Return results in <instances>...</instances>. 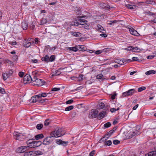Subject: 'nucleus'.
<instances>
[{
    "label": "nucleus",
    "mask_w": 156,
    "mask_h": 156,
    "mask_svg": "<svg viewBox=\"0 0 156 156\" xmlns=\"http://www.w3.org/2000/svg\"><path fill=\"white\" fill-rule=\"evenodd\" d=\"M13 136L15 139L20 141H23L25 138V137L24 135L17 132L13 133Z\"/></svg>",
    "instance_id": "1"
},
{
    "label": "nucleus",
    "mask_w": 156,
    "mask_h": 156,
    "mask_svg": "<svg viewBox=\"0 0 156 156\" xmlns=\"http://www.w3.org/2000/svg\"><path fill=\"white\" fill-rule=\"evenodd\" d=\"M29 143V147L31 148H34L40 146L42 144V142L40 141H34L32 143Z\"/></svg>",
    "instance_id": "2"
},
{
    "label": "nucleus",
    "mask_w": 156,
    "mask_h": 156,
    "mask_svg": "<svg viewBox=\"0 0 156 156\" xmlns=\"http://www.w3.org/2000/svg\"><path fill=\"white\" fill-rule=\"evenodd\" d=\"M98 111L94 109H92L91 112L89 113L88 116L90 119L95 118L98 117Z\"/></svg>",
    "instance_id": "3"
},
{
    "label": "nucleus",
    "mask_w": 156,
    "mask_h": 156,
    "mask_svg": "<svg viewBox=\"0 0 156 156\" xmlns=\"http://www.w3.org/2000/svg\"><path fill=\"white\" fill-rule=\"evenodd\" d=\"M54 139H51L50 137H46L44 139L42 144L45 145H48L51 144Z\"/></svg>",
    "instance_id": "4"
},
{
    "label": "nucleus",
    "mask_w": 156,
    "mask_h": 156,
    "mask_svg": "<svg viewBox=\"0 0 156 156\" xmlns=\"http://www.w3.org/2000/svg\"><path fill=\"white\" fill-rule=\"evenodd\" d=\"M32 79L31 76L28 74H26L23 78V83L24 84L30 83L32 81Z\"/></svg>",
    "instance_id": "5"
},
{
    "label": "nucleus",
    "mask_w": 156,
    "mask_h": 156,
    "mask_svg": "<svg viewBox=\"0 0 156 156\" xmlns=\"http://www.w3.org/2000/svg\"><path fill=\"white\" fill-rule=\"evenodd\" d=\"M28 149V147L27 146H21L19 147L16 150L17 153H24Z\"/></svg>",
    "instance_id": "6"
},
{
    "label": "nucleus",
    "mask_w": 156,
    "mask_h": 156,
    "mask_svg": "<svg viewBox=\"0 0 156 156\" xmlns=\"http://www.w3.org/2000/svg\"><path fill=\"white\" fill-rule=\"evenodd\" d=\"M30 39H25V41L23 42V46L26 48H29L31 45V43L30 42Z\"/></svg>",
    "instance_id": "7"
},
{
    "label": "nucleus",
    "mask_w": 156,
    "mask_h": 156,
    "mask_svg": "<svg viewBox=\"0 0 156 156\" xmlns=\"http://www.w3.org/2000/svg\"><path fill=\"white\" fill-rule=\"evenodd\" d=\"M36 84H34L37 86H41L44 85L45 83V82L43 80L39 79H37L36 82Z\"/></svg>",
    "instance_id": "8"
},
{
    "label": "nucleus",
    "mask_w": 156,
    "mask_h": 156,
    "mask_svg": "<svg viewBox=\"0 0 156 156\" xmlns=\"http://www.w3.org/2000/svg\"><path fill=\"white\" fill-rule=\"evenodd\" d=\"M38 95H37L32 97L30 100V102L35 103L37 102H38L39 100V98L38 97Z\"/></svg>",
    "instance_id": "9"
},
{
    "label": "nucleus",
    "mask_w": 156,
    "mask_h": 156,
    "mask_svg": "<svg viewBox=\"0 0 156 156\" xmlns=\"http://www.w3.org/2000/svg\"><path fill=\"white\" fill-rule=\"evenodd\" d=\"M129 31L131 34L133 35L138 36L140 35L136 30L132 27L129 29Z\"/></svg>",
    "instance_id": "10"
},
{
    "label": "nucleus",
    "mask_w": 156,
    "mask_h": 156,
    "mask_svg": "<svg viewBox=\"0 0 156 156\" xmlns=\"http://www.w3.org/2000/svg\"><path fill=\"white\" fill-rule=\"evenodd\" d=\"M106 111H103L100 112L98 115L97 118L98 120H100L103 119L105 116L106 114Z\"/></svg>",
    "instance_id": "11"
},
{
    "label": "nucleus",
    "mask_w": 156,
    "mask_h": 156,
    "mask_svg": "<svg viewBox=\"0 0 156 156\" xmlns=\"http://www.w3.org/2000/svg\"><path fill=\"white\" fill-rule=\"evenodd\" d=\"M68 142V141H64L59 140L57 141L56 143L58 144H61L64 146H66L67 145Z\"/></svg>",
    "instance_id": "12"
},
{
    "label": "nucleus",
    "mask_w": 156,
    "mask_h": 156,
    "mask_svg": "<svg viewBox=\"0 0 156 156\" xmlns=\"http://www.w3.org/2000/svg\"><path fill=\"white\" fill-rule=\"evenodd\" d=\"M21 26L24 30H26L28 27V24L27 22L24 21L21 23Z\"/></svg>",
    "instance_id": "13"
},
{
    "label": "nucleus",
    "mask_w": 156,
    "mask_h": 156,
    "mask_svg": "<svg viewBox=\"0 0 156 156\" xmlns=\"http://www.w3.org/2000/svg\"><path fill=\"white\" fill-rule=\"evenodd\" d=\"M62 129H58L55 132L56 137H59L62 136L64 134H63L62 132Z\"/></svg>",
    "instance_id": "14"
},
{
    "label": "nucleus",
    "mask_w": 156,
    "mask_h": 156,
    "mask_svg": "<svg viewBox=\"0 0 156 156\" xmlns=\"http://www.w3.org/2000/svg\"><path fill=\"white\" fill-rule=\"evenodd\" d=\"M77 48L78 49V51H84L86 50V48L84 45H78L77 46Z\"/></svg>",
    "instance_id": "15"
},
{
    "label": "nucleus",
    "mask_w": 156,
    "mask_h": 156,
    "mask_svg": "<svg viewBox=\"0 0 156 156\" xmlns=\"http://www.w3.org/2000/svg\"><path fill=\"white\" fill-rule=\"evenodd\" d=\"M41 60L42 61H44L46 63H48L49 62V57L47 55H45L41 58Z\"/></svg>",
    "instance_id": "16"
},
{
    "label": "nucleus",
    "mask_w": 156,
    "mask_h": 156,
    "mask_svg": "<svg viewBox=\"0 0 156 156\" xmlns=\"http://www.w3.org/2000/svg\"><path fill=\"white\" fill-rule=\"evenodd\" d=\"M34 156H37L40 155H42L43 154V152L40 151H32Z\"/></svg>",
    "instance_id": "17"
},
{
    "label": "nucleus",
    "mask_w": 156,
    "mask_h": 156,
    "mask_svg": "<svg viewBox=\"0 0 156 156\" xmlns=\"http://www.w3.org/2000/svg\"><path fill=\"white\" fill-rule=\"evenodd\" d=\"M70 34L73 35L75 37H78L80 36L81 33L76 32H73L71 31L70 32Z\"/></svg>",
    "instance_id": "18"
},
{
    "label": "nucleus",
    "mask_w": 156,
    "mask_h": 156,
    "mask_svg": "<svg viewBox=\"0 0 156 156\" xmlns=\"http://www.w3.org/2000/svg\"><path fill=\"white\" fill-rule=\"evenodd\" d=\"M49 94V93H42L41 94H39L38 95V97L40 98H41L42 97H45Z\"/></svg>",
    "instance_id": "19"
},
{
    "label": "nucleus",
    "mask_w": 156,
    "mask_h": 156,
    "mask_svg": "<svg viewBox=\"0 0 156 156\" xmlns=\"http://www.w3.org/2000/svg\"><path fill=\"white\" fill-rule=\"evenodd\" d=\"M101 6L106 10H108L110 9L109 5L105 3H103Z\"/></svg>",
    "instance_id": "20"
},
{
    "label": "nucleus",
    "mask_w": 156,
    "mask_h": 156,
    "mask_svg": "<svg viewBox=\"0 0 156 156\" xmlns=\"http://www.w3.org/2000/svg\"><path fill=\"white\" fill-rule=\"evenodd\" d=\"M44 136L42 133L37 135L35 136V138L36 140H38L44 138Z\"/></svg>",
    "instance_id": "21"
},
{
    "label": "nucleus",
    "mask_w": 156,
    "mask_h": 156,
    "mask_svg": "<svg viewBox=\"0 0 156 156\" xmlns=\"http://www.w3.org/2000/svg\"><path fill=\"white\" fill-rule=\"evenodd\" d=\"M113 130H111L105 134V136H106V137L107 138L106 139H105V140H107L108 139L111 135L113 133Z\"/></svg>",
    "instance_id": "22"
},
{
    "label": "nucleus",
    "mask_w": 156,
    "mask_h": 156,
    "mask_svg": "<svg viewBox=\"0 0 156 156\" xmlns=\"http://www.w3.org/2000/svg\"><path fill=\"white\" fill-rule=\"evenodd\" d=\"M126 7L129 9H133L136 8V6L134 5H133L129 4H127L126 5Z\"/></svg>",
    "instance_id": "23"
},
{
    "label": "nucleus",
    "mask_w": 156,
    "mask_h": 156,
    "mask_svg": "<svg viewBox=\"0 0 156 156\" xmlns=\"http://www.w3.org/2000/svg\"><path fill=\"white\" fill-rule=\"evenodd\" d=\"M145 156H156V151H154L149 152Z\"/></svg>",
    "instance_id": "24"
},
{
    "label": "nucleus",
    "mask_w": 156,
    "mask_h": 156,
    "mask_svg": "<svg viewBox=\"0 0 156 156\" xmlns=\"http://www.w3.org/2000/svg\"><path fill=\"white\" fill-rule=\"evenodd\" d=\"M24 156H34V155H33V151H32L25 152Z\"/></svg>",
    "instance_id": "25"
},
{
    "label": "nucleus",
    "mask_w": 156,
    "mask_h": 156,
    "mask_svg": "<svg viewBox=\"0 0 156 156\" xmlns=\"http://www.w3.org/2000/svg\"><path fill=\"white\" fill-rule=\"evenodd\" d=\"M156 73V71L155 70H151L148 71L145 73V74L147 75H149L150 74H154Z\"/></svg>",
    "instance_id": "26"
},
{
    "label": "nucleus",
    "mask_w": 156,
    "mask_h": 156,
    "mask_svg": "<svg viewBox=\"0 0 156 156\" xmlns=\"http://www.w3.org/2000/svg\"><path fill=\"white\" fill-rule=\"evenodd\" d=\"M105 107V105L104 103L102 102H99L98 103V108L99 109H101L104 108Z\"/></svg>",
    "instance_id": "27"
},
{
    "label": "nucleus",
    "mask_w": 156,
    "mask_h": 156,
    "mask_svg": "<svg viewBox=\"0 0 156 156\" xmlns=\"http://www.w3.org/2000/svg\"><path fill=\"white\" fill-rule=\"evenodd\" d=\"M70 51L76 52L78 51L77 46L75 47L68 48Z\"/></svg>",
    "instance_id": "28"
},
{
    "label": "nucleus",
    "mask_w": 156,
    "mask_h": 156,
    "mask_svg": "<svg viewBox=\"0 0 156 156\" xmlns=\"http://www.w3.org/2000/svg\"><path fill=\"white\" fill-rule=\"evenodd\" d=\"M127 91L128 93V95L129 96H131L136 92V90L134 89H131L128 90Z\"/></svg>",
    "instance_id": "29"
},
{
    "label": "nucleus",
    "mask_w": 156,
    "mask_h": 156,
    "mask_svg": "<svg viewBox=\"0 0 156 156\" xmlns=\"http://www.w3.org/2000/svg\"><path fill=\"white\" fill-rule=\"evenodd\" d=\"M139 132L137 131H134L132 132V133L129 136L130 138H132L135 136H136L139 134Z\"/></svg>",
    "instance_id": "30"
},
{
    "label": "nucleus",
    "mask_w": 156,
    "mask_h": 156,
    "mask_svg": "<svg viewBox=\"0 0 156 156\" xmlns=\"http://www.w3.org/2000/svg\"><path fill=\"white\" fill-rule=\"evenodd\" d=\"M114 62L120 65H122L124 63L122 59H116L115 60Z\"/></svg>",
    "instance_id": "31"
},
{
    "label": "nucleus",
    "mask_w": 156,
    "mask_h": 156,
    "mask_svg": "<svg viewBox=\"0 0 156 156\" xmlns=\"http://www.w3.org/2000/svg\"><path fill=\"white\" fill-rule=\"evenodd\" d=\"M74 12L75 13L78 15H80L81 14V10L79 8L76 7L75 10Z\"/></svg>",
    "instance_id": "32"
},
{
    "label": "nucleus",
    "mask_w": 156,
    "mask_h": 156,
    "mask_svg": "<svg viewBox=\"0 0 156 156\" xmlns=\"http://www.w3.org/2000/svg\"><path fill=\"white\" fill-rule=\"evenodd\" d=\"M56 134L55 133V131H54L51 133L50 136H48V137H50V138L51 139H54V138H53L56 137Z\"/></svg>",
    "instance_id": "33"
},
{
    "label": "nucleus",
    "mask_w": 156,
    "mask_h": 156,
    "mask_svg": "<svg viewBox=\"0 0 156 156\" xmlns=\"http://www.w3.org/2000/svg\"><path fill=\"white\" fill-rule=\"evenodd\" d=\"M35 22L32 21L30 23L29 27L31 30H33L35 28Z\"/></svg>",
    "instance_id": "34"
},
{
    "label": "nucleus",
    "mask_w": 156,
    "mask_h": 156,
    "mask_svg": "<svg viewBox=\"0 0 156 156\" xmlns=\"http://www.w3.org/2000/svg\"><path fill=\"white\" fill-rule=\"evenodd\" d=\"M78 21H79L80 24L81 25H83L85 24L86 23V22H87V21L84 20H82V19H79L78 20Z\"/></svg>",
    "instance_id": "35"
},
{
    "label": "nucleus",
    "mask_w": 156,
    "mask_h": 156,
    "mask_svg": "<svg viewBox=\"0 0 156 156\" xmlns=\"http://www.w3.org/2000/svg\"><path fill=\"white\" fill-rule=\"evenodd\" d=\"M104 145L108 146L111 145L112 144V142L110 140H106L104 143Z\"/></svg>",
    "instance_id": "36"
},
{
    "label": "nucleus",
    "mask_w": 156,
    "mask_h": 156,
    "mask_svg": "<svg viewBox=\"0 0 156 156\" xmlns=\"http://www.w3.org/2000/svg\"><path fill=\"white\" fill-rule=\"evenodd\" d=\"M97 27H98V30L101 32H102V31L104 30L103 27L100 24H98Z\"/></svg>",
    "instance_id": "37"
},
{
    "label": "nucleus",
    "mask_w": 156,
    "mask_h": 156,
    "mask_svg": "<svg viewBox=\"0 0 156 156\" xmlns=\"http://www.w3.org/2000/svg\"><path fill=\"white\" fill-rule=\"evenodd\" d=\"M133 49L132 51L134 52H139L140 51V49L138 47H133Z\"/></svg>",
    "instance_id": "38"
},
{
    "label": "nucleus",
    "mask_w": 156,
    "mask_h": 156,
    "mask_svg": "<svg viewBox=\"0 0 156 156\" xmlns=\"http://www.w3.org/2000/svg\"><path fill=\"white\" fill-rule=\"evenodd\" d=\"M43 125L41 123H40L37 124L36 126V128L38 130L41 129L43 127Z\"/></svg>",
    "instance_id": "39"
},
{
    "label": "nucleus",
    "mask_w": 156,
    "mask_h": 156,
    "mask_svg": "<svg viewBox=\"0 0 156 156\" xmlns=\"http://www.w3.org/2000/svg\"><path fill=\"white\" fill-rule=\"evenodd\" d=\"M55 58V55H52L49 57V62H52L54 61Z\"/></svg>",
    "instance_id": "40"
},
{
    "label": "nucleus",
    "mask_w": 156,
    "mask_h": 156,
    "mask_svg": "<svg viewBox=\"0 0 156 156\" xmlns=\"http://www.w3.org/2000/svg\"><path fill=\"white\" fill-rule=\"evenodd\" d=\"M73 108V105H71L65 108V110L66 111H70Z\"/></svg>",
    "instance_id": "41"
},
{
    "label": "nucleus",
    "mask_w": 156,
    "mask_h": 156,
    "mask_svg": "<svg viewBox=\"0 0 156 156\" xmlns=\"http://www.w3.org/2000/svg\"><path fill=\"white\" fill-rule=\"evenodd\" d=\"M47 22V20L45 18H42L41 21V24H44Z\"/></svg>",
    "instance_id": "42"
},
{
    "label": "nucleus",
    "mask_w": 156,
    "mask_h": 156,
    "mask_svg": "<svg viewBox=\"0 0 156 156\" xmlns=\"http://www.w3.org/2000/svg\"><path fill=\"white\" fill-rule=\"evenodd\" d=\"M2 77L3 80H5L9 76H8V75L6 73H4L2 74Z\"/></svg>",
    "instance_id": "43"
},
{
    "label": "nucleus",
    "mask_w": 156,
    "mask_h": 156,
    "mask_svg": "<svg viewBox=\"0 0 156 156\" xmlns=\"http://www.w3.org/2000/svg\"><path fill=\"white\" fill-rule=\"evenodd\" d=\"M50 122H51V121L48 119H46L44 121V125L45 126H48L50 124Z\"/></svg>",
    "instance_id": "44"
},
{
    "label": "nucleus",
    "mask_w": 156,
    "mask_h": 156,
    "mask_svg": "<svg viewBox=\"0 0 156 156\" xmlns=\"http://www.w3.org/2000/svg\"><path fill=\"white\" fill-rule=\"evenodd\" d=\"M84 76L83 74H80L78 77H77V79L79 81H81L83 80V77Z\"/></svg>",
    "instance_id": "45"
},
{
    "label": "nucleus",
    "mask_w": 156,
    "mask_h": 156,
    "mask_svg": "<svg viewBox=\"0 0 156 156\" xmlns=\"http://www.w3.org/2000/svg\"><path fill=\"white\" fill-rule=\"evenodd\" d=\"M111 125V123L110 122H108L104 125V127L105 128H108L109 127H110Z\"/></svg>",
    "instance_id": "46"
},
{
    "label": "nucleus",
    "mask_w": 156,
    "mask_h": 156,
    "mask_svg": "<svg viewBox=\"0 0 156 156\" xmlns=\"http://www.w3.org/2000/svg\"><path fill=\"white\" fill-rule=\"evenodd\" d=\"M13 73V71L12 69L9 70L7 73H6L8 75V76H10L12 75V74Z\"/></svg>",
    "instance_id": "47"
},
{
    "label": "nucleus",
    "mask_w": 156,
    "mask_h": 156,
    "mask_svg": "<svg viewBox=\"0 0 156 156\" xmlns=\"http://www.w3.org/2000/svg\"><path fill=\"white\" fill-rule=\"evenodd\" d=\"M146 88L145 87H140L138 88V91L139 92H140L142 91L145 90Z\"/></svg>",
    "instance_id": "48"
},
{
    "label": "nucleus",
    "mask_w": 156,
    "mask_h": 156,
    "mask_svg": "<svg viewBox=\"0 0 156 156\" xmlns=\"http://www.w3.org/2000/svg\"><path fill=\"white\" fill-rule=\"evenodd\" d=\"M48 100V99H41V98H40L39 99V100L38 101V102L40 103H43L46 102V101H47Z\"/></svg>",
    "instance_id": "49"
},
{
    "label": "nucleus",
    "mask_w": 156,
    "mask_h": 156,
    "mask_svg": "<svg viewBox=\"0 0 156 156\" xmlns=\"http://www.w3.org/2000/svg\"><path fill=\"white\" fill-rule=\"evenodd\" d=\"M112 49L111 48H108L104 49L103 51L104 52H108L110 51Z\"/></svg>",
    "instance_id": "50"
},
{
    "label": "nucleus",
    "mask_w": 156,
    "mask_h": 156,
    "mask_svg": "<svg viewBox=\"0 0 156 156\" xmlns=\"http://www.w3.org/2000/svg\"><path fill=\"white\" fill-rule=\"evenodd\" d=\"M109 23H108V24L109 25H114V23H115L117 22L116 20H115L114 21H109Z\"/></svg>",
    "instance_id": "51"
},
{
    "label": "nucleus",
    "mask_w": 156,
    "mask_h": 156,
    "mask_svg": "<svg viewBox=\"0 0 156 156\" xmlns=\"http://www.w3.org/2000/svg\"><path fill=\"white\" fill-rule=\"evenodd\" d=\"M132 61H137L138 62H140L142 60L139 59L137 57H134L132 58Z\"/></svg>",
    "instance_id": "52"
},
{
    "label": "nucleus",
    "mask_w": 156,
    "mask_h": 156,
    "mask_svg": "<svg viewBox=\"0 0 156 156\" xmlns=\"http://www.w3.org/2000/svg\"><path fill=\"white\" fill-rule=\"evenodd\" d=\"M147 3L148 4L154 5L155 4V2L153 0H148L147 1Z\"/></svg>",
    "instance_id": "53"
},
{
    "label": "nucleus",
    "mask_w": 156,
    "mask_h": 156,
    "mask_svg": "<svg viewBox=\"0 0 156 156\" xmlns=\"http://www.w3.org/2000/svg\"><path fill=\"white\" fill-rule=\"evenodd\" d=\"M145 13L146 14L149 16H153L155 14L154 13L151 12L149 11L146 12Z\"/></svg>",
    "instance_id": "54"
},
{
    "label": "nucleus",
    "mask_w": 156,
    "mask_h": 156,
    "mask_svg": "<svg viewBox=\"0 0 156 156\" xmlns=\"http://www.w3.org/2000/svg\"><path fill=\"white\" fill-rule=\"evenodd\" d=\"M106 137V136H104V137L102 138L99 141V143H102V142H104L106 140H105V139H104L105 137Z\"/></svg>",
    "instance_id": "55"
},
{
    "label": "nucleus",
    "mask_w": 156,
    "mask_h": 156,
    "mask_svg": "<svg viewBox=\"0 0 156 156\" xmlns=\"http://www.w3.org/2000/svg\"><path fill=\"white\" fill-rule=\"evenodd\" d=\"M106 137V136H104V137L102 138L99 141V143H102V142H104L106 140H105V139H104L105 137Z\"/></svg>",
    "instance_id": "56"
},
{
    "label": "nucleus",
    "mask_w": 156,
    "mask_h": 156,
    "mask_svg": "<svg viewBox=\"0 0 156 156\" xmlns=\"http://www.w3.org/2000/svg\"><path fill=\"white\" fill-rule=\"evenodd\" d=\"M0 92L2 94H4L5 93V89L4 88H2L0 87Z\"/></svg>",
    "instance_id": "57"
},
{
    "label": "nucleus",
    "mask_w": 156,
    "mask_h": 156,
    "mask_svg": "<svg viewBox=\"0 0 156 156\" xmlns=\"http://www.w3.org/2000/svg\"><path fill=\"white\" fill-rule=\"evenodd\" d=\"M113 144L115 145H117L120 143V141L118 140H114L113 141Z\"/></svg>",
    "instance_id": "58"
},
{
    "label": "nucleus",
    "mask_w": 156,
    "mask_h": 156,
    "mask_svg": "<svg viewBox=\"0 0 156 156\" xmlns=\"http://www.w3.org/2000/svg\"><path fill=\"white\" fill-rule=\"evenodd\" d=\"M60 89V88H53L51 89L52 91H56L59 90Z\"/></svg>",
    "instance_id": "59"
},
{
    "label": "nucleus",
    "mask_w": 156,
    "mask_h": 156,
    "mask_svg": "<svg viewBox=\"0 0 156 156\" xmlns=\"http://www.w3.org/2000/svg\"><path fill=\"white\" fill-rule=\"evenodd\" d=\"M73 102V100L72 99H71V100H70L67 101L66 102V104H71Z\"/></svg>",
    "instance_id": "60"
},
{
    "label": "nucleus",
    "mask_w": 156,
    "mask_h": 156,
    "mask_svg": "<svg viewBox=\"0 0 156 156\" xmlns=\"http://www.w3.org/2000/svg\"><path fill=\"white\" fill-rule=\"evenodd\" d=\"M103 76V75L102 74H101L99 75H97L96 77L98 79H101L102 77Z\"/></svg>",
    "instance_id": "61"
},
{
    "label": "nucleus",
    "mask_w": 156,
    "mask_h": 156,
    "mask_svg": "<svg viewBox=\"0 0 156 156\" xmlns=\"http://www.w3.org/2000/svg\"><path fill=\"white\" fill-rule=\"evenodd\" d=\"M61 73V72L60 71L58 70H56L55 71V75L56 76H57L60 75Z\"/></svg>",
    "instance_id": "62"
},
{
    "label": "nucleus",
    "mask_w": 156,
    "mask_h": 156,
    "mask_svg": "<svg viewBox=\"0 0 156 156\" xmlns=\"http://www.w3.org/2000/svg\"><path fill=\"white\" fill-rule=\"evenodd\" d=\"M24 74V73L22 72H20L19 73V75L21 77H23Z\"/></svg>",
    "instance_id": "63"
},
{
    "label": "nucleus",
    "mask_w": 156,
    "mask_h": 156,
    "mask_svg": "<svg viewBox=\"0 0 156 156\" xmlns=\"http://www.w3.org/2000/svg\"><path fill=\"white\" fill-rule=\"evenodd\" d=\"M95 151L93 150L92 151L90 152L89 154V156H93L94 154H95Z\"/></svg>",
    "instance_id": "64"
}]
</instances>
